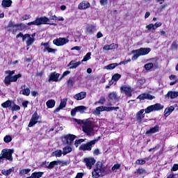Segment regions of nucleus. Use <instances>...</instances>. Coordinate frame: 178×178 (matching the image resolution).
Wrapping results in <instances>:
<instances>
[{
    "mask_svg": "<svg viewBox=\"0 0 178 178\" xmlns=\"http://www.w3.org/2000/svg\"><path fill=\"white\" fill-rule=\"evenodd\" d=\"M149 52H151V49L149 47H141L139 49L132 50L131 54H134V56L131 59L132 60H137L140 56L148 55Z\"/></svg>",
    "mask_w": 178,
    "mask_h": 178,
    "instance_id": "obj_3",
    "label": "nucleus"
},
{
    "mask_svg": "<svg viewBox=\"0 0 178 178\" xmlns=\"http://www.w3.org/2000/svg\"><path fill=\"white\" fill-rule=\"evenodd\" d=\"M62 138L64 143H66V144H69L70 145H72V143L76 139V136L74 134H67L63 136Z\"/></svg>",
    "mask_w": 178,
    "mask_h": 178,
    "instance_id": "obj_11",
    "label": "nucleus"
},
{
    "mask_svg": "<svg viewBox=\"0 0 178 178\" xmlns=\"http://www.w3.org/2000/svg\"><path fill=\"white\" fill-rule=\"evenodd\" d=\"M106 101L105 97H101L99 100L97 102V104H101V105H104Z\"/></svg>",
    "mask_w": 178,
    "mask_h": 178,
    "instance_id": "obj_52",
    "label": "nucleus"
},
{
    "mask_svg": "<svg viewBox=\"0 0 178 178\" xmlns=\"http://www.w3.org/2000/svg\"><path fill=\"white\" fill-rule=\"evenodd\" d=\"M68 42L69 38H58L53 40V44L56 45V47H63V45H66Z\"/></svg>",
    "mask_w": 178,
    "mask_h": 178,
    "instance_id": "obj_8",
    "label": "nucleus"
},
{
    "mask_svg": "<svg viewBox=\"0 0 178 178\" xmlns=\"http://www.w3.org/2000/svg\"><path fill=\"white\" fill-rule=\"evenodd\" d=\"M62 154H63V152H62V150L58 149L52 153V156H56V158H60V156H62Z\"/></svg>",
    "mask_w": 178,
    "mask_h": 178,
    "instance_id": "obj_38",
    "label": "nucleus"
},
{
    "mask_svg": "<svg viewBox=\"0 0 178 178\" xmlns=\"http://www.w3.org/2000/svg\"><path fill=\"white\" fill-rule=\"evenodd\" d=\"M91 59V52H88L86 55L83 57L82 62H87V60H90Z\"/></svg>",
    "mask_w": 178,
    "mask_h": 178,
    "instance_id": "obj_46",
    "label": "nucleus"
},
{
    "mask_svg": "<svg viewBox=\"0 0 178 178\" xmlns=\"http://www.w3.org/2000/svg\"><path fill=\"white\" fill-rule=\"evenodd\" d=\"M144 67L146 70H151V69L154 67V64L152 63H149L147 64H145Z\"/></svg>",
    "mask_w": 178,
    "mask_h": 178,
    "instance_id": "obj_47",
    "label": "nucleus"
},
{
    "mask_svg": "<svg viewBox=\"0 0 178 178\" xmlns=\"http://www.w3.org/2000/svg\"><path fill=\"white\" fill-rule=\"evenodd\" d=\"M41 49L43 52H48V54H56L58 49H52L49 42H42L40 44Z\"/></svg>",
    "mask_w": 178,
    "mask_h": 178,
    "instance_id": "obj_6",
    "label": "nucleus"
},
{
    "mask_svg": "<svg viewBox=\"0 0 178 178\" xmlns=\"http://www.w3.org/2000/svg\"><path fill=\"white\" fill-rule=\"evenodd\" d=\"M163 108H164L163 105L159 103H157V104L147 106L145 109H144V111H145V113H151V112L162 111Z\"/></svg>",
    "mask_w": 178,
    "mask_h": 178,
    "instance_id": "obj_5",
    "label": "nucleus"
},
{
    "mask_svg": "<svg viewBox=\"0 0 178 178\" xmlns=\"http://www.w3.org/2000/svg\"><path fill=\"white\" fill-rule=\"evenodd\" d=\"M154 29L156 30V29H158V27H161V26H162V22H156L154 24Z\"/></svg>",
    "mask_w": 178,
    "mask_h": 178,
    "instance_id": "obj_61",
    "label": "nucleus"
},
{
    "mask_svg": "<svg viewBox=\"0 0 178 178\" xmlns=\"http://www.w3.org/2000/svg\"><path fill=\"white\" fill-rule=\"evenodd\" d=\"M39 26L41 24H51V26H56V24H50L49 19L47 17L38 18Z\"/></svg>",
    "mask_w": 178,
    "mask_h": 178,
    "instance_id": "obj_17",
    "label": "nucleus"
},
{
    "mask_svg": "<svg viewBox=\"0 0 178 178\" xmlns=\"http://www.w3.org/2000/svg\"><path fill=\"white\" fill-rule=\"evenodd\" d=\"M40 120V115L37 113L32 115L31 120L29 124V127H33L35 124H37Z\"/></svg>",
    "mask_w": 178,
    "mask_h": 178,
    "instance_id": "obj_12",
    "label": "nucleus"
},
{
    "mask_svg": "<svg viewBox=\"0 0 178 178\" xmlns=\"http://www.w3.org/2000/svg\"><path fill=\"white\" fill-rule=\"evenodd\" d=\"M105 167L102 165V163L99 162L97 163L95 168L93 170L92 172V177L98 178L102 177V176H105Z\"/></svg>",
    "mask_w": 178,
    "mask_h": 178,
    "instance_id": "obj_4",
    "label": "nucleus"
},
{
    "mask_svg": "<svg viewBox=\"0 0 178 178\" xmlns=\"http://www.w3.org/2000/svg\"><path fill=\"white\" fill-rule=\"evenodd\" d=\"M96 143H97V140H93L88 143H84L79 147V150L80 151H91V149H92V147L95 145Z\"/></svg>",
    "mask_w": 178,
    "mask_h": 178,
    "instance_id": "obj_7",
    "label": "nucleus"
},
{
    "mask_svg": "<svg viewBox=\"0 0 178 178\" xmlns=\"http://www.w3.org/2000/svg\"><path fill=\"white\" fill-rule=\"evenodd\" d=\"M43 175L44 172H35L31 174V178H41Z\"/></svg>",
    "mask_w": 178,
    "mask_h": 178,
    "instance_id": "obj_34",
    "label": "nucleus"
},
{
    "mask_svg": "<svg viewBox=\"0 0 178 178\" xmlns=\"http://www.w3.org/2000/svg\"><path fill=\"white\" fill-rule=\"evenodd\" d=\"M5 73L6 74H8L4 79V83L6 84V86H10L11 83L16 82L18 79H20V77H22V74H18L13 76V74H15V70H7L5 71Z\"/></svg>",
    "mask_w": 178,
    "mask_h": 178,
    "instance_id": "obj_2",
    "label": "nucleus"
},
{
    "mask_svg": "<svg viewBox=\"0 0 178 178\" xmlns=\"http://www.w3.org/2000/svg\"><path fill=\"white\" fill-rule=\"evenodd\" d=\"M147 161H148V159L145 158L143 159H138L136 161V165H145Z\"/></svg>",
    "mask_w": 178,
    "mask_h": 178,
    "instance_id": "obj_40",
    "label": "nucleus"
},
{
    "mask_svg": "<svg viewBox=\"0 0 178 178\" xmlns=\"http://www.w3.org/2000/svg\"><path fill=\"white\" fill-rule=\"evenodd\" d=\"M138 99H140V100L149 99L151 101L152 99H155V96H152L149 93H143L140 95L138 97Z\"/></svg>",
    "mask_w": 178,
    "mask_h": 178,
    "instance_id": "obj_16",
    "label": "nucleus"
},
{
    "mask_svg": "<svg viewBox=\"0 0 178 178\" xmlns=\"http://www.w3.org/2000/svg\"><path fill=\"white\" fill-rule=\"evenodd\" d=\"M84 162L88 169H92L95 163V159L92 157L86 158L84 159Z\"/></svg>",
    "mask_w": 178,
    "mask_h": 178,
    "instance_id": "obj_14",
    "label": "nucleus"
},
{
    "mask_svg": "<svg viewBox=\"0 0 178 178\" xmlns=\"http://www.w3.org/2000/svg\"><path fill=\"white\" fill-rule=\"evenodd\" d=\"M87 95V92H81L78 94H76L74 96V99H76L77 101H81V99H84L86 96Z\"/></svg>",
    "mask_w": 178,
    "mask_h": 178,
    "instance_id": "obj_23",
    "label": "nucleus"
},
{
    "mask_svg": "<svg viewBox=\"0 0 178 178\" xmlns=\"http://www.w3.org/2000/svg\"><path fill=\"white\" fill-rule=\"evenodd\" d=\"M102 108L103 111H106V112H111V111H117V109H119V107H106L102 106Z\"/></svg>",
    "mask_w": 178,
    "mask_h": 178,
    "instance_id": "obj_39",
    "label": "nucleus"
},
{
    "mask_svg": "<svg viewBox=\"0 0 178 178\" xmlns=\"http://www.w3.org/2000/svg\"><path fill=\"white\" fill-rule=\"evenodd\" d=\"M90 6H91L90 5V3H88V1H83L79 4L78 8L81 10H83L84 9H88V8H90Z\"/></svg>",
    "mask_w": 178,
    "mask_h": 178,
    "instance_id": "obj_22",
    "label": "nucleus"
},
{
    "mask_svg": "<svg viewBox=\"0 0 178 178\" xmlns=\"http://www.w3.org/2000/svg\"><path fill=\"white\" fill-rule=\"evenodd\" d=\"M58 163H60V161H54L49 163L48 165H47V161H44L42 163V166H46L47 169H53V168H55Z\"/></svg>",
    "mask_w": 178,
    "mask_h": 178,
    "instance_id": "obj_18",
    "label": "nucleus"
},
{
    "mask_svg": "<svg viewBox=\"0 0 178 178\" xmlns=\"http://www.w3.org/2000/svg\"><path fill=\"white\" fill-rule=\"evenodd\" d=\"M159 131V126L156 125L153 128H151L150 129L147 130L146 131L147 134H154V133H158Z\"/></svg>",
    "mask_w": 178,
    "mask_h": 178,
    "instance_id": "obj_28",
    "label": "nucleus"
},
{
    "mask_svg": "<svg viewBox=\"0 0 178 178\" xmlns=\"http://www.w3.org/2000/svg\"><path fill=\"white\" fill-rule=\"evenodd\" d=\"M108 4V0H100V5L102 6H105V5Z\"/></svg>",
    "mask_w": 178,
    "mask_h": 178,
    "instance_id": "obj_60",
    "label": "nucleus"
},
{
    "mask_svg": "<svg viewBox=\"0 0 178 178\" xmlns=\"http://www.w3.org/2000/svg\"><path fill=\"white\" fill-rule=\"evenodd\" d=\"M21 88L22 90H20L19 94L25 95L26 97H29V95H30V88H27L26 85L22 86Z\"/></svg>",
    "mask_w": 178,
    "mask_h": 178,
    "instance_id": "obj_20",
    "label": "nucleus"
},
{
    "mask_svg": "<svg viewBox=\"0 0 178 178\" xmlns=\"http://www.w3.org/2000/svg\"><path fill=\"white\" fill-rule=\"evenodd\" d=\"M22 38V41L26 40V35H23V33H19L18 35H17L16 38Z\"/></svg>",
    "mask_w": 178,
    "mask_h": 178,
    "instance_id": "obj_54",
    "label": "nucleus"
},
{
    "mask_svg": "<svg viewBox=\"0 0 178 178\" xmlns=\"http://www.w3.org/2000/svg\"><path fill=\"white\" fill-rule=\"evenodd\" d=\"M108 98L111 101H116L118 99V95L115 92H112L108 95Z\"/></svg>",
    "mask_w": 178,
    "mask_h": 178,
    "instance_id": "obj_37",
    "label": "nucleus"
},
{
    "mask_svg": "<svg viewBox=\"0 0 178 178\" xmlns=\"http://www.w3.org/2000/svg\"><path fill=\"white\" fill-rule=\"evenodd\" d=\"M165 97L170 98L171 99H175V98H177L178 97V91H169Z\"/></svg>",
    "mask_w": 178,
    "mask_h": 178,
    "instance_id": "obj_25",
    "label": "nucleus"
},
{
    "mask_svg": "<svg viewBox=\"0 0 178 178\" xmlns=\"http://www.w3.org/2000/svg\"><path fill=\"white\" fill-rule=\"evenodd\" d=\"M38 18H37L35 21L31 22L28 23V26H40V23L38 22Z\"/></svg>",
    "mask_w": 178,
    "mask_h": 178,
    "instance_id": "obj_48",
    "label": "nucleus"
},
{
    "mask_svg": "<svg viewBox=\"0 0 178 178\" xmlns=\"http://www.w3.org/2000/svg\"><path fill=\"white\" fill-rule=\"evenodd\" d=\"M11 110L13 111H20V107L17 104L12 106Z\"/></svg>",
    "mask_w": 178,
    "mask_h": 178,
    "instance_id": "obj_53",
    "label": "nucleus"
},
{
    "mask_svg": "<svg viewBox=\"0 0 178 178\" xmlns=\"http://www.w3.org/2000/svg\"><path fill=\"white\" fill-rule=\"evenodd\" d=\"M120 77H122V75L120 74H115L113 76L112 79L114 80V81H118Z\"/></svg>",
    "mask_w": 178,
    "mask_h": 178,
    "instance_id": "obj_51",
    "label": "nucleus"
},
{
    "mask_svg": "<svg viewBox=\"0 0 178 178\" xmlns=\"http://www.w3.org/2000/svg\"><path fill=\"white\" fill-rule=\"evenodd\" d=\"M145 110L141 109L138 113H136L135 119L138 123H143V119L145 118V113H144Z\"/></svg>",
    "mask_w": 178,
    "mask_h": 178,
    "instance_id": "obj_13",
    "label": "nucleus"
},
{
    "mask_svg": "<svg viewBox=\"0 0 178 178\" xmlns=\"http://www.w3.org/2000/svg\"><path fill=\"white\" fill-rule=\"evenodd\" d=\"M29 105V101L25 100L22 102V106L23 108H27V106Z\"/></svg>",
    "mask_w": 178,
    "mask_h": 178,
    "instance_id": "obj_63",
    "label": "nucleus"
},
{
    "mask_svg": "<svg viewBox=\"0 0 178 178\" xmlns=\"http://www.w3.org/2000/svg\"><path fill=\"white\" fill-rule=\"evenodd\" d=\"M12 154H13V149H3L1 151V155L4 157L5 159H7L10 162L13 161V156H12Z\"/></svg>",
    "mask_w": 178,
    "mask_h": 178,
    "instance_id": "obj_9",
    "label": "nucleus"
},
{
    "mask_svg": "<svg viewBox=\"0 0 178 178\" xmlns=\"http://www.w3.org/2000/svg\"><path fill=\"white\" fill-rule=\"evenodd\" d=\"M60 74L56 72H52L49 76V81H58Z\"/></svg>",
    "mask_w": 178,
    "mask_h": 178,
    "instance_id": "obj_26",
    "label": "nucleus"
},
{
    "mask_svg": "<svg viewBox=\"0 0 178 178\" xmlns=\"http://www.w3.org/2000/svg\"><path fill=\"white\" fill-rule=\"evenodd\" d=\"M145 84V79H140L138 80L136 83V87L138 88H144Z\"/></svg>",
    "mask_w": 178,
    "mask_h": 178,
    "instance_id": "obj_29",
    "label": "nucleus"
},
{
    "mask_svg": "<svg viewBox=\"0 0 178 178\" xmlns=\"http://www.w3.org/2000/svg\"><path fill=\"white\" fill-rule=\"evenodd\" d=\"M12 102H13L10 100H7L6 102L1 104V106L3 108H9V106H12Z\"/></svg>",
    "mask_w": 178,
    "mask_h": 178,
    "instance_id": "obj_41",
    "label": "nucleus"
},
{
    "mask_svg": "<svg viewBox=\"0 0 178 178\" xmlns=\"http://www.w3.org/2000/svg\"><path fill=\"white\" fill-rule=\"evenodd\" d=\"M1 5L3 8H9L12 6V1L11 0H3Z\"/></svg>",
    "mask_w": 178,
    "mask_h": 178,
    "instance_id": "obj_33",
    "label": "nucleus"
},
{
    "mask_svg": "<svg viewBox=\"0 0 178 178\" xmlns=\"http://www.w3.org/2000/svg\"><path fill=\"white\" fill-rule=\"evenodd\" d=\"M87 31H88V33H94V31H95V26H90L88 27Z\"/></svg>",
    "mask_w": 178,
    "mask_h": 178,
    "instance_id": "obj_57",
    "label": "nucleus"
},
{
    "mask_svg": "<svg viewBox=\"0 0 178 178\" xmlns=\"http://www.w3.org/2000/svg\"><path fill=\"white\" fill-rule=\"evenodd\" d=\"M17 30H18L17 25L14 26L13 28L8 29V31H10L13 34H16V33L17 32Z\"/></svg>",
    "mask_w": 178,
    "mask_h": 178,
    "instance_id": "obj_49",
    "label": "nucleus"
},
{
    "mask_svg": "<svg viewBox=\"0 0 178 178\" xmlns=\"http://www.w3.org/2000/svg\"><path fill=\"white\" fill-rule=\"evenodd\" d=\"M122 91L127 95V97H131V92H133V89L130 86H123L121 87Z\"/></svg>",
    "mask_w": 178,
    "mask_h": 178,
    "instance_id": "obj_15",
    "label": "nucleus"
},
{
    "mask_svg": "<svg viewBox=\"0 0 178 178\" xmlns=\"http://www.w3.org/2000/svg\"><path fill=\"white\" fill-rule=\"evenodd\" d=\"M116 66H118V63H111V64H109L108 65L104 66V69L106 70H113V69H115Z\"/></svg>",
    "mask_w": 178,
    "mask_h": 178,
    "instance_id": "obj_35",
    "label": "nucleus"
},
{
    "mask_svg": "<svg viewBox=\"0 0 178 178\" xmlns=\"http://www.w3.org/2000/svg\"><path fill=\"white\" fill-rule=\"evenodd\" d=\"M118 47H119L118 45V44L112 43L111 44L105 45L103 47V49H104V51H111L112 49H116V48H118Z\"/></svg>",
    "mask_w": 178,
    "mask_h": 178,
    "instance_id": "obj_24",
    "label": "nucleus"
},
{
    "mask_svg": "<svg viewBox=\"0 0 178 178\" xmlns=\"http://www.w3.org/2000/svg\"><path fill=\"white\" fill-rule=\"evenodd\" d=\"M14 171H15V167H13L8 170H6V169L2 170L1 173L4 176H9V175H10V173H12V172H14Z\"/></svg>",
    "mask_w": 178,
    "mask_h": 178,
    "instance_id": "obj_31",
    "label": "nucleus"
},
{
    "mask_svg": "<svg viewBox=\"0 0 178 178\" xmlns=\"http://www.w3.org/2000/svg\"><path fill=\"white\" fill-rule=\"evenodd\" d=\"M129 62H131V60L130 58H129L128 60H125L124 61H121L120 63V65H127V63H129Z\"/></svg>",
    "mask_w": 178,
    "mask_h": 178,
    "instance_id": "obj_59",
    "label": "nucleus"
},
{
    "mask_svg": "<svg viewBox=\"0 0 178 178\" xmlns=\"http://www.w3.org/2000/svg\"><path fill=\"white\" fill-rule=\"evenodd\" d=\"M101 112H104L102 106H99L93 111L94 115H100Z\"/></svg>",
    "mask_w": 178,
    "mask_h": 178,
    "instance_id": "obj_43",
    "label": "nucleus"
},
{
    "mask_svg": "<svg viewBox=\"0 0 178 178\" xmlns=\"http://www.w3.org/2000/svg\"><path fill=\"white\" fill-rule=\"evenodd\" d=\"M73 121L77 123L78 124H83V131L88 134V136H91V134H92V131H94V123L92 122L90 119L81 120H78L76 118H74Z\"/></svg>",
    "mask_w": 178,
    "mask_h": 178,
    "instance_id": "obj_1",
    "label": "nucleus"
},
{
    "mask_svg": "<svg viewBox=\"0 0 178 178\" xmlns=\"http://www.w3.org/2000/svg\"><path fill=\"white\" fill-rule=\"evenodd\" d=\"M31 172V169L26 168V169H22L19 170V173L22 175H28V173H30Z\"/></svg>",
    "mask_w": 178,
    "mask_h": 178,
    "instance_id": "obj_44",
    "label": "nucleus"
},
{
    "mask_svg": "<svg viewBox=\"0 0 178 178\" xmlns=\"http://www.w3.org/2000/svg\"><path fill=\"white\" fill-rule=\"evenodd\" d=\"M3 140L5 143H10L12 141V137L10 136H6Z\"/></svg>",
    "mask_w": 178,
    "mask_h": 178,
    "instance_id": "obj_56",
    "label": "nucleus"
},
{
    "mask_svg": "<svg viewBox=\"0 0 178 178\" xmlns=\"http://www.w3.org/2000/svg\"><path fill=\"white\" fill-rule=\"evenodd\" d=\"M25 40H26V45L27 47H30V45H33L34 42V38H31V35L26 33L25 34Z\"/></svg>",
    "mask_w": 178,
    "mask_h": 178,
    "instance_id": "obj_21",
    "label": "nucleus"
},
{
    "mask_svg": "<svg viewBox=\"0 0 178 178\" xmlns=\"http://www.w3.org/2000/svg\"><path fill=\"white\" fill-rule=\"evenodd\" d=\"M81 143H84V139L76 140L75 143H74L75 147L77 148V147H79V145H80V144H81Z\"/></svg>",
    "mask_w": 178,
    "mask_h": 178,
    "instance_id": "obj_50",
    "label": "nucleus"
},
{
    "mask_svg": "<svg viewBox=\"0 0 178 178\" xmlns=\"http://www.w3.org/2000/svg\"><path fill=\"white\" fill-rule=\"evenodd\" d=\"M146 29L149 31H155V26L154 25V24H149L148 25L146 26Z\"/></svg>",
    "mask_w": 178,
    "mask_h": 178,
    "instance_id": "obj_45",
    "label": "nucleus"
},
{
    "mask_svg": "<svg viewBox=\"0 0 178 178\" xmlns=\"http://www.w3.org/2000/svg\"><path fill=\"white\" fill-rule=\"evenodd\" d=\"M173 172L178 170V164H174L172 168L171 169Z\"/></svg>",
    "mask_w": 178,
    "mask_h": 178,
    "instance_id": "obj_62",
    "label": "nucleus"
},
{
    "mask_svg": "<svg viewBox=\"0 0 178 178\" xmlns=\"http://www.w3.org/2000/svg\"><path fill=\"white\" fill-rule=\"evenodd\" d=\"M99 154H101L99 149H96L93 151V155H99Z\"/></svg>",
    "mask_w": 178,
    "mask_h": 178,
    "instance_id": "obj_64",
    "label": "nucleus"
},
{
    "mask_svg": "<svg viewBox=\"0 0 178 178\" xmlns=\"http://www.w3.org/2000/svg\"><path fill=\"white\" fill-rule=\"evenodd\" d=\"M73 151L72 146H66L63 148V155H67V154H70Z\"/></svg>",
    "mask_w": 178,
    "mask_h": 178,
    "instance_id": "obj_30",
    "label": "nucleus"
},
{
    "mask_svg": "<svg viewBox=\"0 0 178 178\" xmlns=\"http://www.w3.org/2000/svg\"><path fill=\"white\" fill-rule=\"evenodd\" d=\"M67 104V99H63L60 100V107L61 109H63V108H66V104Z\"/></svg>",
    "mask_w": 178,
    "mask_h": 178,
    "instance_id": "obj_42",
    "label": "nucleus"
},
{
    "mask_svg": "<svg viewBox=\"0 0 178 178\" xmlns=\"http://www.w3.org/2000/svg\"><path fill=\"white\" fill-rule=\"evenodd\" d=\"M68 87H73L74 86V81L72 79H70L67 81Z\"/></svg>",
    "mask_w": 178,
    "mask_h": 178,
    "instance_id": "obj_55",
    "label": "nucleus"
},
{
    "mask_svg": "<svg viewBox=\"0 0 178 178\" xmlns=\"http://www.w3.org/2000/svg\"><path fill=\"white\" fill-rule=\"evenodd\" d=\"M173 111H175V107L173 106L167 107L164 111V116H165V118H168V116H169L170 113L173 112Z\"/></svg>",
    "mask_w": 178,
    "mask_h": 178,
    "instance_id": "obj_27",
    "label": "nucleus"
},
{
    "mask_svg": "<svg viewBox=\"0 0 178 178\" xmlns=\"http://www.w3.org/2000/svg\"><path fill=\"white\" fill-rule=\"evenodd\" d=\"M120 168V164H115L112 168L111 170H113V172H115V170H118V169H119Z\"/></svg>",
    "mask_w": 178,
    "mask_h": 178,
    "instance_id": "obj_58",
    "label": "nucleus"
},
{
    "mask_svg": "<svg viewBox=\"0 0 178 178\" xmlns=\"http://www.w3.org/2000/svg\"><path fill=\"white\" fill-rule=\"evenodd\" d=\"M145 173H147V171H145V169L139 168L136 170V172H135V175H136V176H140L143 175H145Z\"/></svg>",
    "mask_w": 178,
    "mask_h": 178,
    "instance_id": "obj_36",
    "label": "nucleus"
},
{
    "mask_svg": "<svg viewBox=\"0 0 178 178\" xmlns=\"http://www.w3.org/2000/svg\"><path fill=\"white\" fill-rule=\"evenodd\" d=\"M88 108L86 106H78L71 111V116H76V112L81 114L86 113Z\"/></svg>",
    "mask_w": 178,
    "mask_h": 178,
    "instance_id": "obj_10",
    "label": "nucleus"
},
{
    "mask_svg": "<svg viewBox=\"0 0 178 178\" xmlns=\"http://www.w3.org/2000/svg\"><path fill=\"white\" fill-rule=\"evenodd\" d=\"M81 65V61L71 60L67 66L70 67V69H77Z\"/></svg>",
    "mask_w": 178,
    "mask_h": 178,
    "instance_id": "obj_19",
    "label": "nucleus"
},
{
    "mask_svg": "<svg viewBox=\"0 0 178 178\" xmlns=\"http://www.w3.org/2000/svg\"><path fill=\"white\" fill-rule=\"evenodd\" d=\"M55 104H56V102L54 99H49L46 102V106L49 108H52L55 106Z\"/></svg>",
    "mask_w": 178,
    "mask_h": 178,
    "instance_id": "obj_32",
    "label": "nucleus"
}]
</instances>
